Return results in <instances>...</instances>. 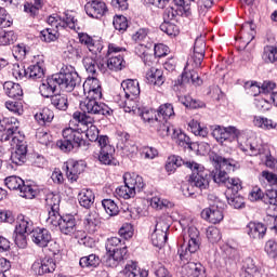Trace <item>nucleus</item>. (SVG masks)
I'll return each mask as SVG.
<instances>
[{"mask_svg":"<svg viewBox=\"0 0 277 277\" xmlns=\"http://www.w3.org/2000/svg\"><path fill=\"white\" fill-rule=\"evenodd\" d=\"M207 51V43L205 37H198L195 40L194 54L188 64H192L193 68H200L202 66V60H205V53Z\"/></svg>","mask_w":277,"mask_h":277,"instance_id":"2eb2a0df","label":"nucleus"},{"mask_svg":"<svg viewBox=\"0 0 277 277\" xmlns=\"http://www.w3.org/2000/svg\"><path fill=\"white\" fill-rule=\"evenodd\" d=\"M206 235L210 243H217V241L222 239V234L220 233V229L215 226L208 227Z\"/></svg>","mask_w":277,"mask_h":277,"instance_id":"bf43d9fd","label":"nucleus"},{"mask_svg":"<svg viewBox=\"0 0 277 277\" xmlns=\"http://www.w3.org/2000/svg\"><path fill=\"white\" fill-rule=\"evenodd\" d=\"M168 230H170V224L163 220H159L156 223V228L151 234V243L155 248H163L168 241Z\"/></svg>","mask_w":277,"mask_h":277,"instance_id":"f8f14e48","label":"nucleus"},{"mask_svg":"<svg viewBox=\"0 0 277 277\" xmlns=\"http://www.w3.org/2000/svg\"><path fill=\"white\" fill-rule=\"evenodd\" d=\"M124 185L116 188V196L129 200L135 198L137 192L144 189V179L135 173H124L123 175Z\"/></svg>","mask_w":277,"mask_h":277,"instance_id":"423d86ee","label":"nucleus"},{"mask_svg":"<svg viewBox=\"0 0 277 277\" xmlns=\"http://www.w3.org/2000/svg\"><path fill=\"white\" fill-rule=\"evenodd\" d=\"M247 234L249 235L250 239H263L267 234V226L263 223H254L250 222L247 225Z\"/></svg>","mask_w":277,"mask_h":277,"instance_id":"5701e85b","label":"nucleus"},{"mask_svg":"<svg viewBox=\"0 0 277 277\" xmlns=\"http://www.w3.org/2000/svg\"><path fill=\"white\" fill-rule=\"evenodd\" d=\"M253 105L258 109V111H261L262 114L272 109V102H269V100H267V97H264L263 95H258L254 98Z\"/></svg>","mask_w":277,"mask_h":277,"instance_id":"37998d69","label":"nucleus"},{"mask_svg":"<svg viewBox=\"0 0 277 277\" xmlns=\"http://www.w3.org/2000/svg\"><path fill=\"white\" fill-rule=\"evenodd\" d=\"M81 81L79 74L72 67H63L58 74H54L39 85V92L44 98H51L57 88L64 92H72L77 83Z\"/></svg>","mask_w":277,"mask_h":277,"instance_id":"f03ea898","label":"nucleus"},{"mask_svg":"<svg viewBox=\"0 0 277 277\" xmlns=\"http://www.w3.org/2000/svg\"><path fill=\"white\" fill-rule=\"evenodd\" d=\"M240 276L241 277H260L261 276V271L259 269V266H256V262H254V259L247 258L245 260Z\"/></svg>","mask_w":277,"mask_h":277,"instance_id":"a878e982","label":"nucleus"},{"mask_svg":"<svg viewBox=\"0 0 277 277\" xmlns=\"http://www.w3.org/2000/svg\"><path fill=\"white\" fill-rule=\"evenodd\" d=\"M58 228L63 235H72L77 233V219L72 214L63 215Z\"/></svg>","mask_w":277,"mask_h":277,"instance_id":"412c9836","label":"nucleus"},{"mask_svg":"<svg viewBox=\"0 0 277 277\" xmlns=\"http://www.w3.org/2000/svg\"><path fill=\"white\" fill-rule=\"evenodd\" d=\"M183 245L179 248L177 254L183 266L182 274L184 277H207L202 264L189 263L192 254L200 250V232L196 226L183 227Z\"/></svg>","mask_w":277,"mask_h":277,"instance_id":"f257e3e1","label":"nucleus"},{"mask_svg":"<svg viewBox=\"0 0 277 277\" xmlns=\"http://www.w3.org/2000/svg\"><path fill=\"white\" fill-rule=\"evenodd\" d=\"M262 58L266 64H274L277 62V48L266 45L264 48Z\"/></svg>","mask_w":277,"mask_h":277,"instance_id":"8fccbe9b","label":"nucleus"},{"mask_svg":"<svg viewBox=\"0 0 277 277\" xmlns=\"http://www.w3.org/2000/svg\"><path fill=\"white\" fill-rule=\"evenodd\" d=\"M265 252L271 259H277V242L276 240H268L265 245Z\"/></svg>","mask_w":277,"mask_h":277,"instance_id":"774afa93","label":"nucleus"},{"mask_svg":"<svg viewBox=\"0 0 277 277\" xmlns=\"http://www.w3.org/2000/svg\"><path fill=\"white\" fill-rule=\"evenodd\" d=\"M42 9V0H32L24 5V12L30 16H38V13Z\"/></svg>","mask_w":277,"mask_h":277,"instance_id":"603ef678","label":"nucleus"},{"mask_svg":"<svg viewBox=\"0 0 277 277\" xmlns=\"http://www.w3.org/2000/svg\"><path fill=\"white\" fill-rule=\"evenodd\" d=\"M146 80L150 85H157L158 88L166 83V77H163V70L157 67H150L146 72Z\"/></svg>","mask_w":277,"mask_h":277,"instance_id":"b1692460","label":"nucleus"},{"mask_svg":"<svg viewBox=\"0 0 277 277\" xmlns=\"http://www.w3.org/2000/svg\"><path fill=\"white\" fill-rule=\"evenodd\" d=\"M56 146L63 150V153H70L72 148L85 146V140H83V134L78 130L65 128L63 130V140L57 141Z\"/></svg>","mask_w":277,"mask_h":277,"instance_id":"0eeeda50","label":"nucleus"},{"mask_svg":"<svg viewBox=\"0 0 277 277\" xmlns=\"http://www.w3.org/2000/svg\"><path fill=\"white\" fill-rule=\"evenodd\" d=\"M187 162L183 160L180 156H170L166 163V170L169 174L176 172V168H181V166H186Z\"/></svg>","mask_w":277,"mask_h":277,"instance_id":"e433bc0d","label":"nucleus"},{"mask_svg":"<svg viewBox=\"0 0 277 277\" xmlns=\"http://www.w3.org/2000/svg\"><path fill=\"white\" fill-rule=\"evenodd\" d=\"M34 230V222L25 216H19L17 219V224L15 226V233H19L21 235H27V233H32Z\"/></svg>","mask_w":277,"mask_h":277,"instance_id":"473e14b6","label":"nucleus"},{"mask_svg":"<svg viewBox=\"0 0 277 277\" xmlns=\"http://www.w3.org/2000/svg\"><path fill=\"white\" fill-rule=\"evenodd\" d=\"M113 25L117 31L124 34L129 29V19L124 15H116Z\"/></svg>","mask_w":277,"mask_h":277,"instance_id":"3c124183","label":"nucleus"},{"mask_svg":"<svg viewBox=\"0 0 277 277\" xmlns=\"http://www.w3.org/2000/svg\"><path fill=\"white\" fill-rule=\"evenodd\" d=\"M63 216L60 214V210H48L47 224L51 226H60Z\"/></svg>","mask_w":277,"mask_h":277,"instance_id":"13d9d810","label":"nucleus"},{"mask_svg":"<svg viewBox=\"0 0 277 277\" xmlns=\"http://www.w3.org/2000/svg\"><path fill=\"white\" fill-rule=\"evenodd\" d=\"M83 92L87 98L80 102V109L90 116H111V108L106 104L98 103L103 96L101 81L95 77H89L83 83Z\"/></svg>","mask_w":277,"mask_h":277,"instance_id":"7ed1b4c3","label":"nucleus"},{"mask_svg":"<svg viewBox=\"0 0 277 277\" xmlns=\"http://www.w3.org/2000/svg\"><path fill=\"white\" fill-rule=\"evenodd\" d=\"M84 10L91 18H103L107 12V4L103 0H90Z\"/></svg>","mask_w":277,"mask_h":277,"instance_id":"f3484780","label":"nucleus"},{"mask_svg":"<svg viewBox=\"0 0 277 277\" xmlns=\"http://www.w3.org/2000/svg\"><path fill=\"white\" fill-rule=\"evenodd\" d=\"M0 140L1 142L10 141V135L18 131V120L14 117L3 118L0 117Z\"/></svg>","mask_w":277,"mask_h":277,"instance_id":"dca6fc26","label":"nucleus"},{"mask_svg":"<svg viewBox=\"0 0 277 277\" xmlns=\"http://www.w3.org/2000/svg\"><path fill=\"white\" fill-rule=\"evenodd\" d=\"M16 42V34L14 31H6L0 34V44L6 47L8 44H14Z\"/></svg>","mask_w":277,"mask_h":277,"instance_id":"e2e57ef3","label":"nucleus"},{"mask_svg":"<svg viewBox=\"0 0 277 277\" xmlns=\"http://www.w3.org/2000/svg\"><path fill=\"white\" fill-rule=\"evenodd\" d=\"M186 168L192 170V174L189 177V185L186 188L184 195L186 196H195L197 189L200 192L209 188V171L205 169L202 164H199L194 161H186Z\"/></svg>","mask_w":277,"mask_h":277,"instance_id":"39448f33","label":"nucleus"},{"mask_svg":"<svg viewBox=\"0 0 277 277\" xmlns=\"http://www.w3.org/2000/svg\"><path fill=\"white\" fill-rule=\"evenodd\" d=\"M34 243L40 248H47L51 241V233L47 228H36L31 232Z\"/></svg>","mask_w":277,"mask_h":277,"instance_id":"6ab92c4d","label":"nucleus"},{"mask_svg":"<svg viewBox=\"0 0 277 277\" xmlns=\"http://www.w3.org/2000/svg\"><path fill=\"white\" fill-rule=\"evenodd\" d=\"M79 40H80L81 44H84V47H87V49L94 55H96V54L101 53V51H103V45H101L98 43V41H95L88 34H79Z\"/></svg>","mask_w":277,"mask_h":277,"instance_id":"cd10ccee","label":"nucleus"},{"mask_svg":"<svg viewBox=\"0 0 277 277\" xmlns=\"http://www.w3.org/2000/svg\"><path fill=\"white\" fill-rule=\"evenodd\" d=\"M127 247H120L119 249H115L114 251H110L108 254V259L106 261V264L108 267H118V263L121 261H124L127 259Z\"/></svg>","mask_w":277,"mask_h":277,"instance_id":"bb28decb","label":"nucleus"},{"mask_svg":"<svg viewBox=\"0 0 277 277\" xmlns=\"http://www.w3.org/2000/svg\"><path fill=\"white\" fill-rule=\"evenodd\" d=\"M28 72V79H32V81H36L38 79H42L44 77V67L42 63H37L35 65H30L27 68Z\"/></svg>","mask_w":277,"mask_h":277,"instance_id":"ea45409f","label":"nucleus"},{"mask_svg":"<svg viewBox=\"0 0 277 277\" xmlns=\"http://www.w3.org/2000/svg\"><path fill=\"white\" fill-rule=\"evenodd\" d=\"M182 81H187L188 83L190 81L194 85H200L202 83V80L196 70L185 71L182 74Z\"/></svg>","mask_w":277,"mask_h":277,"instance_id":"4d7b16f0","label":"nucleus"},{"mask_svg":"<svg viewBox=\"0 0 277 277\" xmlns=\"http://www.w3.org/2000/svg\"><path fill=\"white\" fill-rule=\"evenodd\" d=\"M253 124L254 127H259V129H265L267 131L276 129V122L265 117H254Z\"/></svg>","mask_w":277,"mask_h":277,"instance_id":"de8ad7c7","label":"nucleus"},{"mask_svg":"<svg viewBox=\"0 0 277 277\" xmlns=\"http://www.w3.org/2000/svg\"><path fill=\"white\" fill-rule=\"evenodd\" d=\"M79 264L82 267H98L101 259L96 254H90L89 256L81 258Z\"/></svg>","mask_w":277,"mask_h":277,"instance_id":"5fc2aeb1","label":"nucleus"},{"mask_svg":"<svg viewBox=\"0 0 277 277\" xmlns=\"http://www.w3.org/2000/svg\"><path fill=\"white\" fill-rule=\"evenodd\" d=\"M62 18V28L66 29V27H68V29H76L77 27V19L75 18V15H72V13L66 12L64 14Z\"/></svg>","mask_w":277,"mask_h":277,"instance_id":"6e6d98bb","label":"nucleus"},{"mask_svg":"<svg viewBox=\"0 0 277 277\" xmlns=\"http://www.w3.org/2000/svg\"><path fill=\"white\" fill-rule=\"evenodd\" d=\"M57 267L55 260L51 258H44L42 260H37L31 265V272L36 276H44V274H53Z\"/></svg>","mask_w":277,"mask_h":277,"instance_id":"4468645a","label":"nucleus"},{"mask_svg":"<svg viewBox=\"0 0 277 277\" xmlns=\"http://www.w3.org/2000/svg\"><path fill=\"white\" fill-rule=\"evenodd\" d=\"M19 196L22 198H27L28 200H32V198H36V196H38V187L24 182V184L19 188Z\"/></svg>","mask_w":277,"mask_h":277,"instance_id":"79ce46f5","label":"nucleus"},{"mask_svg":"<svg viewBox=\"0 0 277 277\" xmlns=\"http://www.w3.org/2000/svg\"><path fill=\"white\" fill-rule=\"evenodd\" d=\"M62 202V199L60 198V195L49 193L45 196V208L47 211H60V203Z\"/></svg>","mask_w":277,"mask_h":277,"instance_id":"4c0bfd02","label":"nucleus"},{"mask_svg":"<svg viewBox=\"0 0 277 277\" xmlns=\"http://www.w3.org/2000/svg\"><path fill=\"white\" fill-rule=\"evenodd\" d=\"M201 217L211 224H220L224 220V213L217 207L212 206L202 210Z\"/></svg>","mask_w":277,"mask_h":277,"instance_id":"4be33fe9","label":"nucleus"},{"mask_svg":"<svg viewBox=\"0 0 277 277\" xmlns=\"http://www.w3.org/2000/svg\"><path fill=\"white\" fill-rule=\"evenodd\" d=\"M171 137L179 146H182L183 148H192V138H189L183 131L172 129Z\"/></svg>","mask_w":277,"mask_h":277,"instance_id":"2f4dec72","label":"nucleus"},{"mask_svg":"<svg viewBox=\"0 0 277 277\" xmlns=\"http://www.w3.org/2000/svg\"><path fill=\"white\" fill-rule=\"evenodd\" d=\"M153 127L160 137H168V135H171L170 132H172V129H174L170 127L168 120L163 119H155Z\"/></svg>","mask_w":277,"mask_h":277,"instance_id":"7c9ffc66","label":"nucleus"},{"mask_svg":"<svg viewBox=\"0 0 277 277\" xmlns=\"http://www.w3.org/2000/svg\"><path fill=\"white\" fill-rule=\"evenodd\" d=\"M225 187L227 188L225 196H230V192L232 194H238L243 188L239 177H229L225 182Z\"/></svg>","mask_w":277,"mask_h":277,"instance_id":"58836bf2","label":"nucleus"},{"mask_svg":"<svg viewBox=\"0 0 277 277\" xmlns=\"http://www.w3.org/2000/svg\"><path fill=\"white\" fill-rule=\"evenodd\" d=\"M82 62L87 72L90 75H96L97 68L101 72H107V68H109L107 67V61L97 62L92 57H84Z\"/></svg>","mask_w":277,"mask_h":277,"instance_id":"aec40b11","label":"nucleus"},{"mask_svg":"<svg viewBox=\"0 0 277 277\" xmlns=\"http://www.w3.org/2000/svg\"><path fill=\"white\" fill-rule=\"evenodd\" d=\"M25 181H23V179L16 176V175H11V176H8L5 180H4V185L8 187V189H11V190H21V187H23Z\"/></svg>","mask_w":277,"mask_h":277,"instance_id":"49530a36","label":"nucleus"},{"mask_svg":"<svg viewBox=\"0 0 277 277\" xmlns=\"http://www.w3.org/2000/svg\"><path fill=\"white\" fill-rule=\"evenodd\" d=\"M53 118H55V114L50 108H43L35 115V120H37L38 124H41V127L52 122Z\"/></svg>","mask_w":277,"mask_h":277,"instance_id":"f704fd0d","label":"nucleus"},{"mask_svg":"<svg viewBox=\"0 0 277 277\" xmlns=\"http://www.w3.org/2000/svg\"><path fill=\"white\" fill-rule=\"evenodd\" d=\"M72 118L78 122L79 127H84L85 137L90 142H96L98 145L101 136L98 135V128L94 126V117L88 115L85 111H75Z\"/></svg>","mask_w":277,"mask_h":277,"instance_id":"1a4fd4ad","label":"nucleus"},{"mask_svg":"<svg viewBox=\"0 0 277 277\" xmlns=\"http://www.w3.org/2000/svg\"><path fill=\"white\" fill-rule=\"evenodd\" d=\"M135 98L136 97H127V95L120 94L117 96V103L126 114H131V111H135V109H137Z\"/></svg>","mask_w":277,"mask_h":277,"instance_id":"c85d7f7f","label":"nucleus"},{"mask_svg":"<svg viewBox=\"0 0 277 277\" xmlns=\"http://www.w3.org/2000/svg\"><path fill=\"white\" fill-rule=\"evenodd\" d=\"M51 105L60 111H66L68 109V96L65 94H54L50 97Z\"/></svg>","mask_w":277,"mask_h":277,"instance_id":"c9c22d12","label":"nucleus"},{"mask_svg":"<svg viewBox=\"0 0 277 277\" xmlns=\"http://www.w3.org/2000/svg\"><path fill=\"white\" fill-rule=\"evenodd\" d=\"M9 142L14 149L11 154V161L15 163V166H23V163L27 161V142L25 141V135L15 130L10 134Z\"/></svg>","mask_w":277,"mask_h":277,"instance_id":"6e6552de","label":"nucleus"},{"mask_svg":"<svg viewBox=\"0 0 277 277\" xmlns=\"http://www.w3.org/2000/svg\"><path fill=\"white\" fill-rule=\"evenodd\" d=\"M213 161L220 166V170L216 171V173L213 175L214 183H217L219 185H226V181H228V173L225 170H233L235 168L237 161L230 158H224L222 156H214Z\"/></svg>","mask_w":277,"mask_h":277,"instance_id":"9d476101","label":"nucleus"},{"mask_svg":"<svg viewBox=\"0 0 277 277\" xmlns=\"http://www.w3.org/2000/svg\"><path fill=\"white\" fill-rule=\"evenodd\" d=\"M174 116V106L172 104H162L158 108V120H168Z\"/></svg>","mask_w":277,"mask_h":277,"instance_id":"864d4df0","label":"nucleus"},{"mask_svg":"<svg viewBox=\"0 0 277 277\" xmlns=\"http://www.w3.org/2000/svg\"><path fill=\"white\" fill-rule=\"evenodd\" d=\"M100 153L97 159L104 166H114V155L116 148L109 144V137L107 135H101L98 140Z\"/></svg>","mask_w":277,"mask_h":277,"instance_id":"9b49d317","label":"nucleus"},{"mask_svg":"<svg viewBox=\"0 0 277 277\" xmlns=\"http://www.w3.org/2000/svg\"><path fill=\"white\" fill-rule=\"evenodd\" d=\"M227 202L234 209H241L243 207V197L238 196L237 193H233L232 195H226Z\"/></svg>","mask_w":277,"mask_h":277,"instance_id":"052dcab7","label":"nucleus"},{"mask_svg":"<svg viewBox=\"0 0 277 277\" xmlns=\"http://www.w3.org/2000/svg\"><path fill=\"white\" fill-rule=\"evenodd\" d=\"M160 29L168 36H179V26L170 22H163V24L160 25Z\"/></svg>","mask_w":277,"mask_h":277,"instance_id":"680f3d73","label":"nucleus"},{"mask_svg":"<svg viewBox=\"0 0 277 277\" xmlns=\"http://www.w3.org/2000/svg\"><path fill=\"white\" fill-rule=\"evenodd\" d=\"M188 127L194 135H198L199 137H207L209 135V129L200 126V122L194 119L189 121Z\"/></svg>","mask_w":277,"mask_h":277,"instance_id":"09e8293b","label":"nucleus"},{"mask_svg":"<svg viewBox=\"0 0 277 277\" xmlns=\"http://www.w3.org/2000/svg\"><path fill=\"white\" fill-rule=\"evenodd\" d=\"M240 131L235 127L222 128L216 126L212 130V137L219 142V144H224V142H233L236 137H239Z\"/></svg>","mask_w":277,"mask_h":277,"instance_id":"ddd939ff","label":"nucleus"},{"mask_svg":"<svg viewBox=\"0 0 277 277\" xmlns=\"http://www.w3.org/2000/svg\"><path fill=\"white\" fill-rule=\"evenodd\" d=\"M98 224H101L98 214H96V212H90L84 220V226H85L87 230L94 233L96 230V226H98Z\"/></svg>","mask_w":277,"mask_h":277,"instance_id":"a18cd8bd","label":"nucleus"},{"mask_svg":"<svg viewBox=\"0 0 277 277\" xmlns=\"http://www.w3.org/2000/svg\"><path fill=\"white\" fill-rule=\"evenodd\" d=\"M121 88L123 90V96L127 98L140 96V82L137 80H123L121 82Z\"/></svg>","mask_w":277,"mask_h":277,"instance_id":"393cba45","label":"nucleus"},{"mask_svg":"<svg viewBox=\"0 0 277 277\" xmlns=\"http://www.w3.org/2000/svg\"><path fill=\"white\" fill-rule=\"evenodd\" d=\"M239 148L250 157H259L266 168L271 170L276 168L277 160L272 156V149L268 145L263 144L260 138L251 137L245 145L240 144Z\"/></svg>","mask_w":277,"mask_h":277,"instance_id":"20e7f679","label":"nucleus"},{"mask_svg":"<svg viewBox=\"0 0 277 277\" xmlns=\"http://www.w3.org/2000/svg\"><path fill=\"white\" fill-rule=\"evenodd\" d=\"M3 90L10 98H21L23 96V88L18 83L6 81L3 84Z\"/></svg>","mask_w":277,"mask_h":277,"instance_id":"c756f323","label":"nucleus"},{"mask_svg":"<svg viewBox=\"0 0 277 277\" xmlns=\"http://www.w3.org/2000/svg\"><path fill=\"white\" fill-rule=\"evenodd\" d=\"M126 277H140V269H137V263L131 262L127 264L123 271Z\"/></svg>","mask_w":277,"mask_h":277,"instance_id":"69168bd1","label":"nucleus"},{"mask_svg":"<svg viewBox=\"0 0 277 277\" xmlns=\"http://www.w3.org/2000/svg\"><path fill=\"white\" fill-rule=\"evenodd\" d=\"M102 206L105 212L107 213V215H109L110 217H114L118 215V213H120V208H118V205L116 203V201L111 199L102 200Z\"/></svg>","mask_w":277,"mask_h":277,"instance_id":"c03bdc74","label":"nucleus"},{"mask_svg":"<svg viewBox=\"0 0 277 277\" xmlns=\"http://www.w3.org/2000/svg\"><path fill=\"white\" fill-rule=\"evenodd\" d=\"M78 202L80 207H83L84 209H90V207L94 205V193H92L91 189H82L78 194Z\"/></svg>","mask_w":277,"mask_h":277,"instance_id":"72a5a7b5","label":"nucleus"},{"mask_svg":"<svg viewBox=\"0 0 277 277\" xmlns=\"http://www.w3.org/2000/svg\"><path fill=\"white\" fill-rule=\"evenodd\" d=\"M124 57L122 55H116V56H110L107 60V68L109 70H114L115 72H118V70H122L124 68Z\"/></svg>","mask_w":277,"mask_h":277,"instance_id":"a19ab883","label":"nucleus"},{"mask_svg":"<svg viewBox=\"0 0 277 277\" xmlns=\"http://www.w3.org/2000/svg\"><path fill=\"white\" fill-rule=\"evenodd\" d=\"M66 168V176L68 181H77V179H79V174L85 170V162L83 160H69Z\"/></svg>","mask_w":277,"mask_h":277,"instance_id":"a211bd4d","label":"nucleus"},{"mask_svg":"<svg viewBox=\"0 0 277 277\" xmlns=\"http://www.w3.org/2000/svg\"><path fill=\"white\" fill-rule=\"evenodd\" d=\"M261 176H262V179L267 181V183H268V185H271V187H277V174L276 173L264 170L261 172Z\"/></svg>","mask_w":277,"mask_h":277,"instance_id":"338daca9","label":"nucleus"},{"mask_svg":"<svg viewBox=\"0 0 277 277\" xmlns=\"http://www.w3.org/2000/svg\"><path fill=\"white\" fill-rule=\"evenodd\" d=\"M12 75L15 79H29L27 69L18 64L13 65Z\"/></svg>","mask_w":277,"mask_h":277,"instance_id":"0e129e2a","label":"nucleus"}]
</instances>
